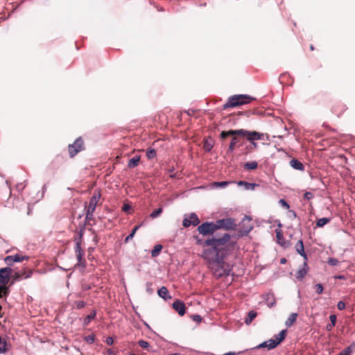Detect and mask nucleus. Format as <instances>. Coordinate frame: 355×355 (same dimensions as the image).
<instances>
[{"mask_svg":"<svg viewBox=\"0 0 355 355\" xmlns=\"http://www.w3.org/2000/svg\"><path fill=\"white\" fill-rule=\"evenodd\" d=\"M239 186H243L245 190H254L258 184L255 183H250L245 181H239L237 182Z\"/></svg>","mask_w":355,"mask_h":355,"instance_id":"obj_18","label":"nucleus"},{"mask_svg":"<svg viewBox=\"0 0 355 355\" xmlns=\"http://www.w3.org/2000/svg\"><path fill=\"white\" fill-rule=\"evenodd\" d=\"M101 198L99 192H94V195L89 200V205L86 207V219L91 220L93 217V214L96 209L98 202Z\"/></svg>","mask_w":355,"mask_h":355,"instance_id":"obj_6","label":"nucleus"},{"mask_svg":"<svg viewBox=\"0 0 355 355\" xmlns=\"http://www.w3.org/2000/svg\"><path fill=\"white\" fill-rule=\"evenodd\" d=\"M241 133L242 132H240V129L239 130H230L229 131H223L220 133V137L222 139H225L228 136H233V135L240 136V134H241Z\"/></svg>","mask_w":355,"mask_h":355,"instance_id":"obj_17","label":"nucleus"},{"mask_svg":"<svg viewBox=\"0 0 355 355\" xmlns=\"http://www.w3.org/2000/svg\"><path fill=\"white\" fill-rule=\"evenodd\" d=\"M20 272H21V275L22 276L23 279H28L31 277L33 271L32 270H23V271H21Z\"/></svg>","mask_w":355,"mask_h":355,"instance_id":"obj_37","label":"nucleus"},{"mask_svg":"<svg viewBox=\"0 0 355 355\" xmlns=\"http://www.w3.org/2000/svg\"><path fill=\"white\" fill-rule=\"evenodd\" d=\"M235 354H236L235 352H228V353H226V354H225L223 355H235Z\"/></svg>","mask_w":355,"mask_h":355,"instance_id":"obj_60","label":"nucleus"},{"mask_svg":"<svg viewBox=\"0 0 355 355\" xmlns=\"http://www.w3.org/2000/svg\"><path fill=\"white\" fill-rule=\"evenodd\" d=\"M275 304V300H273L272 302H268V305L269 307H272V306H274Z\"/></svg>","mask_w":355,"mask_h":355,"instance_id":"obj_56","label":"nucleus"},{"mask_svg":"<svg viewBox=\"0 0 355 355\" xmlns=\"http://www.w3.org/2000/svg\"><path fill=\"white\" fill-rule=\"evenodd\" d=\"M131 209V206L128 204H124L122 207V211L128 213Z\"/></svg>","mask_w":355,"mask_h":355,"instance_id":"obj_49","label":"nucleus"},{"mask_svg":"<svg viewBox=\"0 0 355 355\" xmlns=\"http://www.w3.org/2000/svg\"><path fill=\"white\" fill-rule=\"evenodd\" d=\"M337 307L340 311L344 310L345 309V303L343 301H339L337 304Z\"/></svg>","mask_w":355,"mask_h":355,"instance_id":"obj_46","label":"nucleus"},{"mask_svg":"<svg viewBox=\"0 0 355 355\" xmlns=\"http://www.w3.org/2000/svg\"><path fill=\"white\" fill-rule=\"evenodd\" d=\"M263 347H266L268 350L275 348L276 346L275 345V342L273 341V339H270L268 340H266L256 347V348H257V349L263 348Z\"/></svg>","mask_w":355,"mask_h":355,"instance_id":"obj_15","label":"nucleus"},{"mask_svg":"<svg viewBox=\"0 0 355 355\" xmlns=\"http://www.w3.org/2000/svg\"><path fill=\"white\" fill-rule=\"evenodd\" d=\"M173 308L178 313V314L181 316L184 315V313H185V311H186V306H185V304L184 303L180 300H176L173 303Z\"/></svg>","mask_w":355,"mask_h":355,"instance_id":"obj_12","label":"nucleus"},{"mask_svg":"<svg viewBox=\"0 0 355 355\" xmlns=\"http://www.w3.org/2000/svg\"><path fill=\"white\" fill-rule=\"evenodd\" d=\"M198 231L203 236L213 235L216 231L214 222H205L198 227Z\"/></svg>","mask_w":355,"mask_h":355,"instance_id":"obj_8","label":"nucleus"},{"mask_svg":"<svg viewBox=\"0 0 355 355\" xmlns=\"http://www.w3.org/2000/svg\"><path fill=\"white\" fill-rule=\"evenodd\" d=\"M276 234H277V238L278 239H280L282 238V233L280 230H276Z\"/></svg>","mask_w":355,"mask_h":355,"instance_id":"obj_53","label":"nucleus"},{"mask_svg":"<svg viewBox=\"0 0 355 355\" xmlns=\"http://www.w3.org/2000/svg\"><path fill=\"white\" fill-rule=\"evenodd\" d=\"M139 160H140V156H139V155H136V156L132 157L128 161V166L129 168L136 167L139 164Z\"/></svg>","mask_w":355,"mask_h":355,"instance_id":"obj_21","label":"nucleus"},{"mask_svg":"<svg viewBox=\"0 0 355 355\" xmlns=\"http://www.w3.org/2000/svg\"><path fill=\"white\" fill-rule=\"evenodd\" d=\"M11 272V268L9 267H5L0 269V288L1 290H6L7 284L10 281V274Z\"/></svg>","mask_w":355,"mask_h":355,"instance_id":"obj_9","label":"nucleus"},{"mask_svg":"<svg viewBox=\"0 0 355 355\" xmlns=\"http://www.w3.org/2000/svg\"><path fill=\"white\" fill-rule=\"evenodd\" d=\"M286 332V329H283L278 334L275 336L273 341L275 342V345L276 347L279 345L285 339Z\"/></svg>","mask_w":355,"mask_h":355,"instance_id":"obj_14","label":"nucleus"},{"mask_svg":"<svg viewBox=\"0 0 355 355\" xmlns=\"http://www.w3.org/2000/svg\"><path fill=\"white\" fill-rule=\"evenodd\" d=\"M208 249L204 251L205 256L209 260H224L232 254L236 247V243L231 241V236L225 233L221 237L213 236L204 242Z\"/></svg>","mask_w":355,"mask_h":355,"instance_id":"obj_1","label":"nucleus"},{"mask_svg":"<svg viewBox=\"0 0 355 355\" xmlns=\"http://www.w3.org/2000/svg\"><path fill=\"white\" fill-rule=\"evenodd\" d=\"M19 187H21V189H23V188H24V187L22 186V184L17 185V188H19Z\"/></svg>","mask_w":355,"mask_h":355,"instance_id":"obj_63","label":"nucleus"},{"mask_svg":"<svg viewBox=\"0 0 355 355\" xmlns=\"http://www.w3.org/2000/svg\"><path fill=\"white\" fill-rule=\"evenodd\" d=\"M258 166V163L256 161L246 162L243 165V168L246 170H254Z\"/></svg>","mask_w":355,"mask_h":355,"instance_id":"obj_26","label":"nucleus"},{"mask_svg":"<svg viewBox=\"0 0 355 355\" xmlns=\"http://www.w3.org/2000/svg\"><path fill=\"white\" fill-rule=\"evenodd\" d=\"M13 278L15 281H19L23 279L20 272H15L13 275Z\"/></svg>","mask_w":355,"mask_h":355,"instance_id":"obj_47","label":"nucleus"},{"mask_svg":"<svg viewBox=\"0 0 355 355\" xmlns=\"http://www.w3.org/2000/svg\"><path fill=\"white\" fill-rule=\"evenodd\" d=\"M315 291L318 294H321L323 291V286L322 284H317L315 285Z\"/></svg>","mask_w":355,"mask_h":355,"instance_id":"obj_44","label":"nucleus"},{"mask_svg":"<svg viewBox=\"0 0 355 355\" xmlns=\"http://www.w3.org/2000/svg\"><path fill=\"white\" fill-rule=\"evenodd\" d=\"M257 313L254 311H250L248 313V316L245 319V322L246 324H250L252 321L257 317Z\"/></svg>","mask_w":355,"mask_h":355,"instance_id":"obj_23","label":"nucleus"},{"mask_svg":"<svg viewBox=\"0 0 355 355\" xmlns=\"http://www.w3.org/2000/svg\"><path fill=\"white\" fill-rule=\"evenodd\" d=\"M14 261L15 262H21L24 260H28L29 257L26 255H21L19 254H16L13 255Z\"/></svg>","mask_w":355,"mask_h":355,"instance_id":"obj_29","label":"nucleus"},{"mask_svg":"<svg viewBox=\"0 0 355 355\" xmlns=\"http://www.w3.org/2000/svg\"><path fill=\"white\" fill-rule=\"evenodd\" d=\"M297 252L300 254L303 258L304 261H308V257L304 252V248L302 240H299L295 245Z\"/></svg>","mask_w":355,"mask_h":355,"instance_id":"obj_13","label":"nucleus"},{"mask_svg":"<svg viewBox=\"0 0 355 355\" xmlns=\"http://www.w3.org/2000/svg\"><path fill=\"white\" fill-rule=\"evenodd\" d=\"M189 218L192 220L193 226H196L200 223L199 218L195 213H191L189 214Z\"/></svg>","mask_w":355,"mask_h":355,"instance_id":"obj_31","label":"nucleus"},{"mask_svg":"<svg viewBox=\"0 0 355 355\" xmlns=\"http://www.w3.org/2000/svg\"><path fill=\"white\" fill-rule=\"evenodd\" d=\"M168 355H180V354H178V353H173V354H170Z\"/></svg>","mask_w":355,"mask_h":355,"instance_id":"obj_62","label":"nucleus"},{"mask_svg":"<svg viewBox=\"0 0 355 355\" xmlns=\"http://www.w3.org/2000/svg\"><path fill=\"white\" fill-rule=\"evenodd\" d=\"M191 318L193 321L200 322L202 321V318L200 315H193L191 316Z\"/></svg>","mask_w":355,"mask_h":355,"instance_id":"obj_50","label":"nucleus"},{"mask_svg":"<svg viewBox=\"0 0 355 355\" xmlns=\"http://www.w3.org/2000/svg\"><path fill=\"white\" fill-rule=\"evenodd\" d=\"M279 203L284 208L286 209H289L290 206L288 204V202L284 200V199H280L279 201Z\"/></svg>","mask_w":355,"mask_h":355,"instance_id":"obj_45","label":"nucleus"},{"mask_svg":"<svg viewBox=\"0 0 355 355\" xmlns=\"http://www.w3.org/2000/svg\"><path fill=\"white\" fill-rule=\"evenodd\" d=\"M105 342L107 345H112L114 343V339L112 337L109 336L106 338Z\"/></svg>","mask_w":355,"mask_h":355,"instance_id":"obj_52","label":"nucleus"},{"mask_svg":"<svg viewBox=\"0 0 355 355\" xmlns=\"http://www.w3.org/2000/svg\"><path fill=\"white\" fill-rule=\"evenodd\" d=\"M138 345L139 347H141L142 348H145V349H147L150 346L148 342L144 340H139Z\"/></svg>","mask_w":355,"mask_h":355,"instance_id":"obj_40","label":"nucleus"},{"mask_svg":"<svg viewBox=\"0 0 355 355\" xmlns=\"http://www.w3.org/2000/svg\"><path fill=\"white\" fill-rule=\"evenodd\" d=\"M216 230H234L236 227L235 220L232 218H225L214 222Z\"/></svg>","mask_w":355,"mask_h":355,"instance_id":"obj_4","label":"nucleus"},{"mask_svg":"<svg viewBox=\"0 0 355 355\" xmlns=\"http://www.w3.org/2000/svg\"><path fill=\"white\" fill-rule=\"evenodd\" d=\"M96 312L95 310H93L85 319L83 322V324L85 326L88 325L90 322L96 318Z\"/></svg>","mask_w":355,"mask_h":355,"instance_id":"obj_24","label":"nucleus"},{"mask_svg":"<svg viewBox=\"0 0 355 355\" xmlns=\"http://www.w3.org/2000/svg\"><path fill=\"white\" fill-rule=\"evenodd\" d=\"M327 263L330 266H337L338 264L339 261L336 258L330 257L328 259Z\"/></svg>","mask_w":355,"mask_h":355,"instance_id":"obj_41","label":"nucleus"},{"mask_svg":"<svg viewBox=\"0 0 355 355\" xmlns=\"http://www.w3.org/2000/svg\"><path fill=\"white\" fill-rule=\"evenodd\" d=\"M163 211L162 208L159 207L158 209H155L151 214H150V216L152 218H155L158 217Z\"/></svg>","mask_w":355,"mask_h":355,"instance_id":"obj_35","label":"nucleus"},{"mask_svg":"<svg viewBox=\"0 0 355 355\" xmlns=\"http://www.w3.org/2000/svg\"><path fill=\"white\" fill-rule=\"evenodd\" d=\"M253 98L245 94H236L230 96L228 101L223 105V109L234 107L249 103Z\"/></svg>","mask_w":355,"mask_h":355,"instance_id":"obj_2","label":"nucleus"},{"mask_svg":"<svg viewBox=\"0 0 355 355\" xmlns=\"http://www.w3.org/2000/svg\"><path fill=\"white\" fill-rule=\"evenodd\" d=\"M4 261L9 266H12L15 263L13 255L7 256Z\"/></svg>","mask_w":355,"mask_h":355,"instance_id":"obj_39","label":"nucleus"},{"mask_svg":"<svg viewBox=\"0 0 355 355\" xmlns=\"http://www.w3.org/2000/svg\"><path fill=\"white\" fill-rule=\"evenodd\" d=\"M291 166L297 170L302 171L304 170V165L299 160L293 159L290 162Z\"/></svg>","mask_w":355,"mask_h":355,"instance_id":"obj_20","label":"nucleus"},{"mask_svg":"<svg viewBox=\"0 0 355 355\" xmlns=\"http://www.w3.org/2000/svg\"><path fill=\"white\" fill-rule=\"evenodd\" d=\"M286 262V259L285 258H282V259H280V263H281L282 264H284V263H285Z\"/></svg>","mask_w":355,"mask_h":355,"instance_id":"obj_58","label":"nucleus"},{"mask_svg":"<svg viewBox=\"0 0 355 355\" xmlns=\"http://www.w3.org/2000/svg\"><path fill=\"white\" fill-rule=\"evenodd\" d=\"M212 262L211 269L213 270L214 275L220 278L223 276H227L230 274V268L228 266H225V263L223 260H211Z\"/></svg>","mask_w":355,"mask_h":355,"instance_id":"obj_3","label":"nucleus"},{"mask_svg":"<svg viewBox=\"0 0 355 355\" xmlns=\"http://www.w3.org/2000/svg\"><path fill=\"white\" fill-rule=\"evenodd\" d=\"M82 235H83L82 231H80L79 237L77 239H75V243H76L75 253H76V258L78 260L77 265L82 266L85 267V261L84 259L85 251L83 250V249L81 247Z\"/></svg>","mask_w":355,"mask_h":355,"instance_id":"obj_5","label":"nucleus"},{"mask_svg":"<svg viewBox=\"0 0 355 355\" xmlns=\"http://www.w3.org/2000/svg\"><path fill=\"white\" fill-rule=\"evenodd\" d=\"M230 182L227 181H222V182H215L214 185L217 187L225 188L227 187Z\"/></svg>","mask_w":355,"mask_h":355,"instance_id":"obj_36","label":"nucleus"},{"mask_svg":"<svg viewBox=\"0 0 355 355\" xmlns=\"http://www.w3.org/2000/svg\"><path fill=\"white\" fill-rule=\"evenodd\" d=\"M141 226V225H139L135 226V227L132 229V230L131 233H130L128 236H126V238L125 239V243H128L130 240H131V239L134 237V236H135V234L136 232L139 230V228Z\"/></svg>","mask_w":355,"mask_h":355,"instance_id":"obj_30","label":"nucleus"},{"mask_svg":"<svg viewBox=\"0 0 355 355\" xmlns=\"http://www.w3.org/2000/svg\"><path fill=\"white\" fill-rule=\"evenodd\" d=\"M309 269L308 261H304L303 267L299 269L296 272V279L299 281H302L304 277L307 275Z\"/></svg>","mask_w":355,"mask_h":355,"instance_id":"obj_11","label":"nucleus"},{"mask_svg":"<svg viewBox=\"0 0 355 355\" xmlns=\"http://www.w3.org/2000/svg\"><path fill=\"white\" fill-rule=\"evenodd\" d=\"M84 149V143L81 137L77 138L74 142L68 146L69 154L71 157H73L80 151Z\"/></svg>","mask_w":355,"mask_h":355,"instance_id":"obj_7","label":"nucleus"},{"mask_svg":"<svg viewBox=\"0 0 355 355\" xmlns=\"http://www.w3.org/2000/svg\"><path fill=\"white\" fill-rule=\"evenodd\" d=\"M182 225L185 227H188L190 225H193L192 220L189 218V216L187 217H184Z\"/></svg>","mask_w":355,"mask_h":355,"instance_id":"obj_38","label":"nucleus"},{"mask_svg":"<svg viewBox=\"0 0 355 355\" xmlns=\"http://www.w3.org/2000/svg\"><path fill=\"white\" fill-rule=\"evenodd\" d=\"M84 340L89 344H92L94 342V336L88 335L84 338Z\"/></svg>","mask_w":355,"mask_h":355,"instance_id":"obj_42","label":"nucleus"},{"mask_svg":"<svg viewBox=\"0 0 355 355\" xmlns=\"http://www.w3.org/2000/svg\"><path fill=\"white\" fill-rule=\"evenodd\" d=\"M298 314L297 313H293L290 315L288 319L285 322V325L287 327H291L293 323L296 321Z\"/></svg>","mask_w":355,"mask_h":355,"instance_id":"obj_19","label":"nucleus"},{"mask_svg":"<svg viewBox=\"0 0 355 355\" xmlns=\"http://www.w3.org/2000/svg\"><path fill=\"white\" fill-rule=\"evenodd\" d=\"M75 304L78 309H80L85 306L86 303L84 301H76L75 302Z\"/></svg>","mask_w":355,"mask_h":355,"instance_id":"obj_43","label":"nucleus"},{"mask_svg":"<svg viewBox=\"0 0 355 355\" xmlns=\"http://www.w3.org/2000/svg\"><path fill=\"white\" fill-rule=\"evenodd\" d=\"M8 351V343L5 338L0 337V354H4Z\"/></svg>","mask_w":355,"mask_h":355,"instance_id":"obj_25","label":"nucleus"},{"mask_svg":"<svg viewBox=\"0 0 355 355\" xmlns=\"http://www.w3.org/2000/svg\"><path fill=\"white\" fill-rule=\"evenodd\" d=\"M174 171V168H170L168 170V172L169 173V177L171 178H177V173H173Z\"/></svg>","mask_w":355,"mask_h":355,"instance_id":"obj_48","label":"nucleus"},{"mask_svg":"<svg viewBox=\"0 0 355 355\" xmlns=\"http://www.w3.org/2000/svg\"><path fill=\"white\" fill-rule=\"evenodd\" d=\"M254 148H257L258 145L257 143L255 142V141H252V142H250Z\"/></svg>","mask_w":355,"mask_h":355,"instance_id":"obj_57","label":"nucleus"},{"mask_svg":"<svg viewBox=\"0 0 355 355\" xmlns=\"http://www.w3.org/2000/svg\"><path fill=\"white\" fill-rule=\"evenodd\" d=\"M150 286H151V284L150 283H147L146 284L147 291L149 292L150 293H151L153 292L152 289L150 288Z\"/></svg>","mask_w":355,"mask_h":355,"instance_id":"obj_54","label":"nucleus"},{"mask_svg":"<svg viewBox=\"0 0 355 355\" xmlns=\"http://www.w3.org/2000/svg\"><path fill=\"white\" fill-rule=\"evenodd\" d=\"M313 193L311 192H309V191H306L304 195V198L307 200H310V199L313 198Z\"/></svg>","mask_w":355,"mask_h":355,"instance_id":"obj_51","label":"nucleus"},{"mask_svg":"<svg viewBox=\"0 0 355 355\" xmlns=\"http://www.w3.org/2000/svg\"><path fill=\"white\" fill-rule=\"evenodd\" d=\"M335 279H345V277L344 275H336L335 276Z\"/></svg>","mask_w":355,"mask_h":355,"instance_id":"obj_55","label":"nucleus"},{"mask_svg":"<svg viewBox=\"0 0 355 355\" xmlns=\"http://www.w3.org/2000/svg\"><path fill=\"white\" fill-rule=\"evenodd\" d=\"M145 325H146L148 328H150L149 325H148L147 323H145Z\"/></svg>","mask_w":355,"mask_h":355,"instance_id":"obj_64","label":"nucleus"},{"mask_svg":"<svg viewBox=\"0 0 355 355\" xmlns=\"http://www.w3.org/2000/svg\"><path fill=\"white\" fill-rule=\"evenodd\" d=\"M329 221H330V219L328 218H321L318 220V221L316 223V225L318 227H323L324 225H325L326 224H327Z\"/></svg>","mask_w":355,"mask_h":355,"instance_id":"obj_33","label":"nucleus"},{"mask_svg":"<svg viewBox=\"0 0 355 355\" xmlns=\"http://www.w3.org/2000/svg\"><path fill=\"white\" fill-rule=\"evenodd\" d=\"M354 347H355V344L350 345L349 346L346 347L345 349H343L340 354H342L343 355H352Z\"/></svg>","mask_w":355,"mask_h":355,"instance_id":"obj_28","label":"nucleus"},{"mask_svg":"<svg viewBox=\"0 0 355 355\" xmlns=\"http://www.w3.org/2000/svg\"><path fill=\"white\" fill-rule=\"evenodd\" d=\"M238 143V139L236 137H233L231 140V142L229 145L228 150L232 153L235 148V146Z\"/></svg>","mask_w":355,"mask_h":355,"instance_id":"obj_34","label":"nucleus"},{"mask_svg":"<svg viewBox=\"0 0 355 355\" xmlns=\"http://www.w3.org/2000/svg\"><path fill=\"white\" fill-rule=\"evenodd\" d=\"M157 294L160 297L163 298L165 300L171 298V296L169 295L168 291L166 286H162L157 291Z\"/></svg>","mask_w":355,"mask_h":355,"instance_id":"obj_16","label":"nucleus"},{"mask_svg":"<svg viewBox=\"0 0 355 355\" xmlns=\"http://www.w3.org/2000/svg\"><path fill=\"white\" fill-rule=\"evenodd\" d=\"M157 155L156 150L154 148H148L146 151V157L149 159H154Z\"/></svg>","mask_w":355,"mask_h":355,"instance_id":"obj_32","label":"nucleus"},{"mask_svg":"<svg viewBox=\"0 0 355 355\" xmlns=\"http://www.w3.org/2000/svg\"><path fill=\"white\" fill-rule=\"evenodd\" d=\"M162 245L160 244H157L155 245L154 248L151 250V256L153 257H156L159 255L160 251L162 249Z\"/></svg>","mask_w":355,"mask_h":355,"instance_id":"obj_27","label":"nucleus"},{"mask_svg":"<svg viewBox=\"0 0 355 355\" xmlns=\"http://www.w3.org/2000/svg\"><path fill=\"white\" fill-rule=\"evenodd\" d=\"M240 136L245 137L250 142L262 139L263 135L256 131H248L243 129H240Z\"/></svg>","mask_w":355,"mask_h":355,"instance_id":"obj_10","label":"nucleus"},{"mask_svg":"<svg viewBox=\"0 0 355 355\" xmlns=\"http://www.w3.org/2000/svg\"><path fill=\"white\" fill-rule=\"evenodd\" d=\"M292 216L296 217V213L294 211H292Z\"/></svg>","mask_w":355,"mask_h":355,"instance_id":"obj_61","label":"nucleus"},{"mask_svg":"<svg viewBox=\"0 0 355 355\" xmlns=\"http://www.w3.org/2000/svg\"><path fill=\"white\" fill-rule=\"evenodd\" d=\"M46 189H47V186H46V184H44L42 187V191H43V193H44L46 191Z\"/></svg>","mask_w":355,"mask_h":355,"instance_id":"obj_59","label":"nucleus"},{"mask_svg":"<svg viewBox=\"0 0 355 355\" xmlns=\"http://www.w3.org/2000/svg\"><path fill=\"white\" fill-rule=\"evenodd\" d=\"M329 319H330L331 322H329L326 326V330L328 331H331L333 327L335 326L336 322V315L334 314H332L329 316Z\"/></svg>","mask_w":355,"mask_h":355,"instance_id":"obj_22","label":"nucleus"}]
</instances>
